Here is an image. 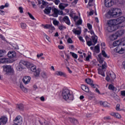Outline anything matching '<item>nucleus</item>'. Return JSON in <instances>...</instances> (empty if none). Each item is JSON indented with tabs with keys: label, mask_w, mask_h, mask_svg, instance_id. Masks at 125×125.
I'll return each mask as SVG.
<instances>
[{
	"label": "nucleus",
	"mask_w": 125,
	"mask_h": 125,
	"mask_svg": "<svg viewBox=\"0 0 125 125\" xmlns=\"http://www.w3.org/2000/svg\"><path fill=\"white\" fill-rule=\"evenodd\" d=\"M117 22L116 20H110L107 21V31L109 32H114L117 30Z\"/></svg>",
	"instance_id": "1"
},
{
	"label": "nucleus",
	"mask_w": 125,
	"mask_h": 125,
	"mask_svg": "<svg viewBox=\"0 0 125 125\" xmlns=\"http://www.w3.org/2000/svg\"><path fill=\"white\" fill-rule=\"evenodd\" d=\"M62 98L64 100H70L73 101L74 100V96L70 94V90L68 88H63L62 93Z\"/></svg>",
	"instance_id": "2"
},
{
	"label": "nucleus",
	"mask_w": 125,
	"mask_h": 125,
	"mask_svg": "<svg viewBox=\"0 0 125 125\" xmlns=\"http://www.w3.org/2000/svg\"><path fill=\"white\" fill-rule=\"evenodd\" d=\"M85 39L87 45L89 46L95 45L96 43H97V41H98V38L96 35L92 36L91 39L88 36H86L85 37Z\"/></svg>",
	"instance_id": "3"
},
{
	"label": "nucleus",
	"mask_w": 125,
	"mask_h": 125,
	"mask_svg": "<svg viewBox=\"0 0 125 125\" xmlns=\"http://www.w3.org/2000/svg\"><path fill=\"white\" fill-rule=\"evenodd\" d=\"M26 67L27 68H28V69H30L32 72H33L34 75L35 77H39V76H40V69H37V66L36 65H34L33 63H31L29 62H27Z\"/></svg>",
	"instance_id": "4"
},
{
	"label": "nucleus",
	"mask_w": 125,
	"mask_h": 125,
	"mask_svg": "<svg viewBox=\"0 0 125 125\" xmlns=\"http://www.w3.org/2000/svg\"><path fill=\"white\" fill-rule=\"evenodd\" d=\"M108 14L114 18L119 17L122 15V10L120 9L113 8L108 11Z\"/></svg>",
	"instance_id": "5"
},
{
	"label": "nucleus",
	"mask_w": 125,
	"mask_h": 125,
	"mask_svg": "<svg viewBox=\"0 0 125 125\" xmlns=\"http://www.w3.org/2000/svg\"><path fill=\"white\" fill-rule=\"evenodd\" d=\"M120 44H121V41H120V40L114 42L113 43V46H117L115 49V51H116V52H117L118 53H119L120 54H123V53L125 52V49L119 46L120 45Z\"/></svg>",
	"instance_id": "6"
},
{
	"label": "nucleus",
	"mask_w": 125,
	"mask_h": 125,
	"mask_svg": "<svg viewBox=\"0 0 125 125\" xmlns=\"http://www.w3.org/2000/svg\"><path fill=\"white\" fill-rule=\"evenodd\" d=\"M117 28H123L125 26V21L124 17H121L116 19Z\"/></svg>",
	"instance_id": "7"
},
{
	"label": "nucleus",
	"mask_w": 125,
	"mask_h": 125,
	"mask_svg": "<svg viewBox=\"0 0 125 125\" xmlns=\"http://www.w3.org/2000/svg\"><path fill=\"white\" fill-rule=\"evenodd\" d=\"M27 62L26 61L21 60L20 62L18 65L16 66L17 71L21 72V71L24 70V66L27 67Z\"/></svg>",
	"instance_id": "8"
},
{
	"label": "nucleus",
	"mask_w": 125,
	"mask_h": 125,
	"mask_svg": "<svg viewBox=\"0 0 125 125\" xmlns=\"http://www.w3.org/2000/svg\"><path fill=\"white\" fill-rule=\"evenodd\" d=\"M4 72H6L7 75H11L14 73V70L11 65H4L3 66Z\"/></svg>",
	"instance_id": "9"
},
{
	"label": "nucleus",
	"mask_w": 125,
	"mask_h": 125,
	"mask_svg": "<svg viewBox=\"0 0 125 125\" xmlns=\"http://www.w3.org/2000/svg\"><path fill=\"white\" fill-rule=\"evenodd\" d=\"M7 56L10 59H13V62L15 61V57H16V52L15 51H9L7 54Z\"/></svg>",
	"instance_id": "10"
},
{
	"label": "nucleus",
	"mask_w": 125,
	"mask_h": 125,
	"mask_svg": "<svg viewBox=\"0 0 125 125\" xmlns=\"http://www.w3.org/2000/svg\"><path fill=\"white\" fill-rule=\"evenodd\" d=\"M104 5L106 7H111L114 5V1L112 0H104Z\"/></svg>",
	"instance_id": "11"
},
{
	"label": "nucleus",
	"mask_w": 125,
	"mask_h": 125,
	"mask_svg": "<svg viewBox=\"0 0 125 125\" xmlns=\"http://www.w3.org/2000/svg\"><path fill=\"white\" fill-rule=\"evenodd\" d=\"M7 123V117L2 116L0 118V125H5Z\"/></svg>",
	"instance_id": "12"
},
{
	"label": "nucleus",
	"mask_w": 125,
	"mask_h": 125,
	"mask_svg": "<svg viewBox=\"0 0 125 125\" xmlns=\"http://www.w3.org/2000/svg\"><path fill=\"white\" fill-rule=\"evenodd\" d=\"M31 81V77L30 76H25L22 79V82L24 84H28Z\"/></svg>",
	"instance_id": "13"
},
{
	"label": "nucleus",
	"mask_w": 125,
	"mask_h": 125,
	"mask_svg": "<svg viewBox=\"0 0 125 125\" xmlns=\"http://www.w3.org/2000/svg\"><path fill=\"white\" fill-rule=\"evenodd\" d=\"M62 21H63V22H65V23H66L67 25H68V26H70V25H71L70 19H69V17L67 16H65L63 17V18L62 19Z\"/></svg>",
	"instance_id": "14"
},
{
	"label": "nucleus",
	"mask_w": 125,
	"mask_h": 125,
	"mask_svg": "<svg viewBox=\"0 0 125 125\" xmlns=\"http://www.w3.org/2000/svg\"><path fill=\"white\" fill-rule=\"evenodd\" d=\"M22 122V117L21 116H18L14 120V123H17L18 124H20Z\"/></svg>",
	"instance_id": "15"
},
{
	"label": "nucleus",
	"mask_w": 125,
	"mask_h": 125,
	"mask_svg": "<svg viewBox=\"0 0 125 125\" xmlns=\"http://www.w3.org/2000/svg\"><path fill=\"white\" fill-rule=\"evenodd\" d=\"M81 88L82 90H83V91H85V92H89V88L88 87L85 86V85H82Z\"/></svg>",
	"instance_id": "16"
},
{
	"label": "nucleus",
	"mask_w": 125,
	"mask_h": 125,
	"mask_svg": "<svg viewBox=\"0 0 125 125\" xmlns=\"http://www.w3.org/2000/svg\"><path fill=\"white\" fill-rule=\"evenodd\" d=\"M55 75H57V76H63V77H64V78H66V77H67V75H66V74L61 71H56Z\"/></svg>",
	"instance_id": "17"
},
{
	"label": "nucleus",
	"mask_w": 125,
	"mask_h": 125,
	"mask_svg": "<svg viewBox=\"0 0 125 125\" xmlns=\"http://www.w3.org/2000/svg\"><path fill=\"white\" fill-rule=\"evenodd\" d=\"M54 13L52 14L53 17H58V13H59V10L54 8L53 9Z\"/></svg>",
	"instance_id": "18"
},
{
	"label": "nucleus",
	"mask_w": 125,
	"mask_h": 125,
	"mask_svg": "<svg viewBox=\"0 0 125 125\" xmlns=\"http://www.w3.org/2000/svg\"><path fill=\"white\" fill-rule=\"evenodd\" d=\"M94 50L96 53H99L100 52V44H97L94 47Z\"/></svg>",
	"instance_id": "19"
},
{
	"label": "nucleus",
	"mask_w": 125,
	"mask_h": 125,
	"mask_svg": "<svg viewBox=\"0 0 125 125\" xmlns=\"http://www.w3.org/2000/svg\"><path fill=\"white\" fill-rule=\"evenodd\" d=\"M51 10V7H46L45 9L44 10V13H45V14H49L50 13Z\"/></svg>",
	"instance_id": "20"
},
{
	"label": "nucleus",
	"mask_w": 125,
	"mask_h": 125,
	"mask_svg": "<svg viewBox=\"0 0 125 125\" xmlns=\"http://www.w3.org/2000/svg\"><path fill=\"white\" fill-rule=\"evenodd\" d=\"M69 121H70L71 123H72V124H74V125H78V124H79L78 120L75 118H69Z\"/></svg>",
	"instance_id": "21"
},
{
	"label": "nucleus",
	"mask_w": 125,
	"mask_h": 125,
	"mask_svg": "<svg viewBox=\"0 0 125 125\" xmlns=\"http://www.w3.org/2000/svg\"><path fill=\"white\" fill-rule=\"evenodd\" d=\"M6 55L5 50H0V57H3Z\"/></svg>",
	"instance_id": "22"
},
{
	"label": "nucleus",
	"mask_w": 125,
	"mask_h": 125,
	"mask_svg": "<svg viewBox=\"0 0 125 125\" xmlns=\"http://www.w3.org/2000/svg\"><path fill=\"white\" fill-rule=\"evenodd\" d=\"M100 105H103L104 107H109L110 104L108 103L107 102H100Z\"/></svg>",
	"instance_id": "23"
},
{
	"label": "nucleus",
	"mask_w": 125,
	"mask_h": 125,
	"mask_svg": "<svg viewBox=\"0 0 125 125\" xmlns=\"http://www.w3.org/2000/svg\"><path fill=\"white\" fill-rule=\"evenodd\" d=\"M72 32L75 35H80L82 34V30H77L75 28L72 30Z\"/></svg>",
	"instance_id": "24"
},
{
	"label": "nucleus",
	"mask_w": 125,
	"mask_h": 125,
	"mask_svg": "<svg viewBox=\"0 0 125 125\" xmlns=\"http://www.w3.org/2000/svg\"><path fill=\"white\" fill-rule=\"evenodd\" d=\"M20 25H21V27L23 30H26V29H27V24H26V23H25V22H21Z\"/></svg>",
	"instance_id": "25"
},
{
	"label": "nucleus",
	"mask_w": 125,
	"mask_h": 125,
	"mask_svg": "<svg viewBox=\"0 0 125 125\" xmlns=\"http://www.w3.org/2000/svg\"><path fill=\"white\" fill-rule=\"evenodd\" d=\"M98 74H99V75H101V76H102L103 77H105V73H104L103 69H98Z\"/></svg>",
	"instance_id": "26"
},
{
	"label": "nucleus",
	"mask_w": 125,
	"mask_h": 125,
	"mask_svg": "<svg viewBox=\"0 0 125 125\" xmlns=\"http://www.w3.org/2000/svg\"><path fill=\"white\" fill-rule=\"evenodd\" d=\"M117 39H118V36L115 34L110 36V41H115V40H117Z\"/></svg>",
	"instance_id": "27"
},
{
	"label": "nucleus",
	"mask_w": 125,
	"mask_h": 125,
	"mask_svg": "<svg viewBox=\"0 0 125 125\" xmlns=\"http://www.w3.org/2000/svg\"><path fill=\"white\" fill-rule=\"evenodd\" d=\"M17 108L19 109V110H22L24 109V105L23 104H20L17 105Z\"/></svg>",
	"instance_id": "28"
},
{
	"label": "nucleus",
	"mask_w": 125,
	"mask_h": 125,
	"mask_svg": "<svg viewBox=\"0 0 125 125\" xmlns=\"http://www.w3.org/2000/svg\"><path fill=\"white\" fill-rule=\"evenodd\" d=\"M85 83H87L88 84H90V85H91V83H93V81H92V80H91L90 79H85Z\"/></svg>",
	"instance_id": "29"
},
{
	"label": "nucleus",
	"mask_w": 125,
	"mask_h": 125,
	"mask_svg": "<svg viewBox=\"0 0 125 125\" xmlns=\"http://www.w3.org/2000/svg\"><path fill=\"white\" fill-rule=\"evenodd\" d=\"M58 28L60 31H63V30H64V29L66 28V26H65L63 25H59Z\"/></svg>",
	"instance_id": "30"
},
{
	"label": "nucleus",
	"mask_w": 125,
	"mask_h": 125,
	"mask_svg": "<svg viewBox=\"0 0 125 125\" xmlns=\"http://www.w3.org/2000/svg\"><path fill=\"white\" fill-rule=\"evenodd\" d=\"M70 54H71L72 57H73V58H75V59H77V58H78V55H77L75 53L70 52Z\"/></svg>",
	"instance_id": "31"
},
{
	"label": "nucleus",
	"mask_w": 125,
	"mask_h": 125,
	"mask_svg": "<svg viewBox=\"0 0 125 125\" xmlns=\"http://www.w3.org/2000/svg\"><path fill=\"white\" fill-rule=\"evenodd\" d=\"M41 76L43 78V79H47V75L44 72H43L41 73Z\"/></svg>",
	"instance_id": "32"
},
{
	"label": "nucleus",
	"mask_w": 125,
	"mask_h": 125,
	"mask_svg": "<svg viewBox=\"0 0 125 125\" xmlns=\"http://www.w3.org/2000/svg\"><path fill=\"white\" fill-rule=\"evenodd\" d=\"M53 24L55 25V26H58V25H59V21L56 20H54L53 21Z\"/></svg>",
	"instance_id": "33"
},
{
	"label": "nucleus",
	"mask_w": 125,
	"mask_h": 125,
	"mask_svg": "<svg viewBox=\"0 0 125 125\" xmlns=\"http://www.w3.org/2000/svg\"><path fill=\"white\" fill-rule=\"evenodd\" d=\"M110 78L111 79V80H115V79H116V75H115V74L112 73V74H110Z\"/></svg>",
	"instance_id": "34"
},
{
	"label": "nucleus",
	"mask_w": 125,
	"mask_h": 125,
	"mask_svg": "<svg viewBox=\"0 0 125 125\" xmlns=\"http://www.w3.org/2000/svg\"><path fill=\"white\" fill-rule=\"evenodd\" d=\"M115 87L112 84H109L108 86V89L110 90H115Z\"/></svg>",
	"instance_id": "35"
},
{
	"label": "nucleus",
	"mask_w": 125,
	"mask_h": 125,
	"mask_svg": "<svg viewBox=\"0 0 125 125\" xmlns=\"http://www.w3.org/2000/svg\"><path fill=\"white\" fill-rule=\"evenodd\" d=\"M117 33H118V36H123V35H124V30H119L117 32Z\"/></svg>",
	"instance_id": "36"
},
{
	"label": "nucleus",
	"mask_w": 125,
	"mask_h": 125,
	"mask_svg": "<svg viewBox=\"0 0 125 125\" xmlns=\"http://www.w3.org/2000/svg\"><path fill=\"white\" fill-rule=\"evenodd\" d=\"M82 24H83V21L82 20V19H80L76 23V25H82Z\"/></svg>",
	"instance_id": "37"
},
{
	"label": "nucleus",
	"mask_w": 125,
	"mask_h": 125,
	"mask_svg": "<svg viewBox=\"0 0 125 125\" xmlns=\"http://www.w3.org/2000/svg\"><path fill=\"white\" fill-rule=\"evenodd\" d=\"M87 28L89 31H91L92 30V25L90 24V23L87 24Z\"/></svg>",
	"instance_id": "38"
},
{
	"label": "nucleus",
	"mask_w": 125,
	"mask_h": 125,
	"mask_svg": "<svg viewBox=\"0 0 125 125\" xmlns=\"http://www.w3.org/2000/svg\"><path fill=\"white\" fill-rule=\"evenodd\" d=\"M106 68H107V63L104 62V64L102 65V70H104V69H106Z\"/></svg>",
	"instance_id": "39"
},
{
	"label": "nucleus",
	"mask_w": 125,
	"mask_h": 125,
	"mask_svg": "<svg viewBox=\"0 0 125 125\" xmlns=\"http://www.w3.org/2000/svg\"><path fill=\"white\" fill-rule=\"evenodd\" d=\"M52 24H46L44 26V29H50V27H51Z\"/></svg>",
	"instance_id": "40"
},
{
	"label": "nucleus",
	"mask_w": 125,
	"mask_h": 125,
	"mask_svg": "<svg viewBox=\"0 0 125 125\" xmlns=\"http://www.w3.org/2000/svg\"><path fill=\"white\" fill-rule=\"evenodd\" d=\"M115 118H117V119H121L122 118V116H121V115L119 113H115V116H114Z\"/></svg>",
	"instance_id": "41"
},
{
	"label": "nucleus",
	"mask_w": 125,
	"mask_h": 125,
	"mask_svg": "<svg viewBox=\"0 0 125 125\" xmlns=\"http://www.w3.org/2000/svg\"><path fill=\"white\" fill-rule=\"evenodd\" d=\"M27 14L29 16L30 18H31V19H32V20H35V18L34 17V16H33V15L31 13L28 12Z\"/></svg>",
	"instance_id": "42"
},
{
	"label": "nucleus",
	"mask_w": 125,
	"mask_h": 125,
	"mask_svg": "<svg viewBox=\"0 0 125 125\" xmlns=\"http://www.w3.org/2000/svg\"><path fill=\"white\" fill-rule=\"evenodd\" d=\"M59 8H60V9H62V10H63V9H65V6L63 5H62V3L60 4L59 5Z\"/></svg>",
	"instance_id": "43"
},
{
	"label": "nucleus",
	"mask_w": 125,
	"mask_h": 125,
	"mask_svg": "<svg viewBox=\"0 0 125 125\" xmlns=\"http://www.w3.org/2000/svg\"><path fill=\"white\" fill-rule=\"evenodd\" d=\"M102 53L104 57H105V58L107 57V54H106V52H105V51L103 50L102 52Z\"/></svg>",
	"instance_id": "44"
},
{
	"label": "nucleus",
	"mask_w": 125,
	"mask_h": 125,
	"mask_svg": "<svg viewBox=\"0 0 125 125\" xmlns=\"http://www.w3.org/2000/svg\"><path fill=\"white\" fill-rule=\"evenodd\" d=\"M92 2H93V0H89L88 5L89 6H92Z\"/></svg>",
	"instance_id": "45"
},
{
	"label": "nucleus",
	"mask_w": 125,
	"mask_h": 125,
	"mask_svg": "<svg viewBox=\"0 0 125 125\" xmlns=\"http://www.w3.org/2000/svg\"><path fill=\"white\" fill-rule=\"evenodd\" d=\"M116 109L117 111H121V109L120 108V104H117L116 105Z\"/></svg>",
	"instance_id": "46"
},
{
	"label": "nucleus",
	"mask_w": 125,
	"mask_h": 125,
	"mask_svg": "<svg viewBox=\"0 0 125 125\" xmlns=\"http://www.w3.org/2000/svg\"><path fill=\"white\" fill-rule=\"evenodd\" d=\"M105 80L106 81H107V82H110V81H111V78L109 76H107L105 78Z\"/></svg>",
	"instance_id": "47"
},
{
	"label": "nucleus",
	"mask_w": 125,
	"mask_h": 125,
	"mask_svg": "<svg viewBox=\"0 0 125 125\" xmlns=\"http://www.w3.org/2000/svg\"><path fill=\"white\" fill-rule=\"evenodd\" d=\"M67 42L68 43H73V41L72 40V39L71 38H69L67 40Z\"/></svg>",
	"instance_id": "48"
},
{
	"label": "nucleus",
	"mask_w": 125,
	"mask_h": 125,
	"mask_svg": "<svg viewBox=\"0 0 125 125\" xmlns=\"http://www.w3.org/2000/svg\"><path fill=\"white\" fill-rule=\"evenodd\" d=\"M42 55H43V53H42L41 54H37V58L40 59V57H42Z\"/></svg>",
	"instance_id": "49"
},
{
	"label": "nucleus",
	"mask_w": 125,
	"mask_h": 125,
	"mask_svg": "<svg viewBox=\"0 0 125 125\" xmlns=\"http://www.w3.org/2000/svg\"><path fill=\"white\" fill-rule=\"evenodd\" d=\"M19 9L20 10V13H23V8L22 7H19Z\"/></svg>",
	"instance_id": "50"
},
{
	"label": "nucleus",
	"mask_w": 125,
	"mask_h": 125,
	"mask_svg": "<svg viewBox=\"0 0 125 125\" xmlns=\"http://www.w3.org/2000/svg\"><path fill=\"white\" fill-rule=\"evenodd\" d=\"M79 39L80 41H81V42H84V40L83 39V37L80 36L79 37Z\"/></svg>",
	"instance_id": "51"
},
{
	"label": "nucleus",
	"mask_w": 125,
	"mask_h": 125,
	"mask_svg": "<svg viewBox=\"0 0 125 125\" xmlns=\"http://www.w3.org/2000/svg\"><path fill=\"white\" fill-rule=\"evenodd\" d=\"M91 87H93V88H95V87H96V86H97V85L93 84V83H91V84L90 85Z\"/></svg>",
	"instance_id": "52"
},
{
	"label": "nucleus",
	"mask_w": 125,
	"mask_h": 125,
	"mask_svg": "<svg viewBox=\"0 0 125 125\" xmlns=\"http://www.w3.org/2000/svg\"><path fill=\"white\" fill-rule=\"evenodd\" d=\"M59 2H60V0H55V4H56V5H58V4H59Z\"/></svg>",
	"instance_id": "53"
},
{
	"label": "nucleus",
	"mask_w": 125,
	"mask_h": 125,
	"mask_svg": "<svg viewBox=\"0 0 125 125\" xmlns=\"http://www.w3.org/2000/svg\"><path fill=\"white\" fill-rule=\"evenodd\" d=\"M121 93L122 96H124V97H125V91H121Z\"/></svg>",
	"instance_id": "54"
},
{
	"label": "nucleus",
	"mask_w": 125,
	"mask_h": 125,
	"mask_svg": "<svg viewBox=\"0 0 125 125\" xmlns=\"http://www.w3.org/2000/svg\"><path fill=\"white\" fill-rule=\"evenodd\" d=\"M91 56L90 55H88L87 57L86 58V61H89V59Z\"/></svg>",
	"instance_id": "55"
},
{
	"label": "nucleus",
	"mask_w": 125,
	"mask_h": 125,
	"mask_svg": "<svg viewBox=\"0 0 125 125\" xmlns=\"http://www.w3.org/2000/svg\"><path fill=\"white\" fill-rule=\"evenodd\" d=\"M50 30H52V31H54L55 30V27L54 26H52V24L51 25Z\"/></svg>",
	"instance_id": "56"
},
{
	"label": "nucleus",
	"mask_w": 125,
	"mask_h": 125,
	"mask_svg": "<svg viewBox=\"0 0 125 125\" xmlns=\"http://www.w3.org/2000/svg\"><path fill=\"white\" fill-rule=\"evenodd\" d=\"M59 15H63V11L59 10Z\"/></svg>",
	"instance_id": "57"
},
{
	"label": "nucleus",
	"mask_w": 125,
	"mask_h": 125,
	"mask_svg": "<svg viewBox=\"0 0 125 125\" xmlns=\"http://www.w3.org/2000/svg\"><path fill=\"white\" fill-rule=\"evenodd\" d=\"M0 14L1 15H4V11H3L1 10H0Z\"/></svg>",
	"instance_id": "58"
},
{
	"label": "nucleus",
	"mask_w": 125,
	"mask_h": 125,
	"mask_svg": "<svg viewBox=\"0 0 125 125\" xmlns=\"http://www.w3.org/2000/svg\"><path fill=\"white\" fill-rule=\"evenodd\" d=\"M58 47L59 49H64V47L63 46V45H59Z\"/></svg>",
	"instance_id": "59"
},
{
	"label": "nucleus",
	"mask_w": 125,
	"mask_h": 125,
	"mask_svg": "<svg viewBox=\"0 0 125 125\" xmlns=\"http://www.w3.org/2000/svg\"><path fill=\"white\" fill-rule=\"evenodd\" d=\"M78 18H79V17L77 16H75L73 17V19L74 21H76V20H77V19H78Z\"/></svg>",
	"instance_id": "60"
},
{
	"label": "nucleus",
	"mask_w": 125,
	"mask_h": 125,
	"mask_svg": "<svg viewBox=\"0 0 125 125\" xmlns=\"http://www.w3.org/2000/svg\"><path fill=\"white\" fill-rule=\"evenodd\" d=\"M22 91H24V92H27V89L24 87L23 88L21 89Z\"/></svg>",
	"instance_id": "61"
},
{
	"label": "nucleus",
	"mask_w": 125,
	"mask_h": 125,
	"mask_svg": "<svg viewBox=\"0 0 125 125\" xmlns=\"http://www.w3.org/2000/svg\"><path fill=\"white\" fill-rule=\"evenodd\" d=\"M67 69L68 70V71L69 72V74H72V70L70 69V68L67 67Z\"/></svg>",
	"instance_id": "62"
},
{
	"label": "nucleus",
	"mask_w": 125,
	"mask_h": 125,
	"mask_svg": "<svg viewBox=\"0 0 125 125\" xmlns=\"http://www.w3.org/2000/svg\"><path fill=\"white\" fill-rule=\"evenodd\" d=\"M40 99L41 101H44V97L43 96H42L40 98Z\"/></svg>",
	"instance_id": "63"
},
{
	"label": "nucleus",
	"mask_w": 125,
	"mask_h": 125,
	"mask_svg": "<svg viewBox=\"0 0 125 125\" xmlns=\"http://www.w3.org/2000/svg\"><path fill=\"white\" fill-rule=\"evenodd\" d=\"M99 62L100 63H103V59H99Z\"/></svg>",
	"instance_id": "64"
}]
</instances>
